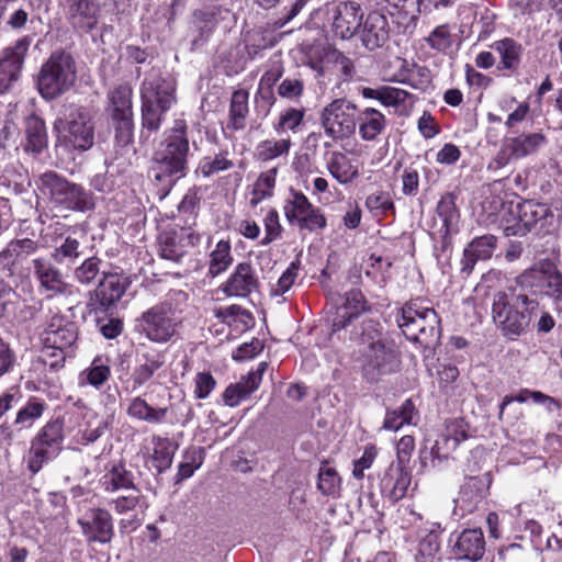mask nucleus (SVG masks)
<instances>
[{"label": "nucleus", "instance_id": "obj_1", "mask_svg": "<svg viewBox=\"0 0 562 562\" xmlns=\"http://www.w3.org/2000/svg\"><path fill=\"white\" fill-rule=\"evenodd\" d=\"M351 339L360 346L363 356L362 376L367 382L376 383L382 376L398 370L401 359L396 345L378 321H363L352 331Z\"/></svg>", "mask_w": 562, "mask_h": 562}, {"label": "nucleus", "instance_id": "obj_2", "mask_svg": "<svg viewBox=\"0 0 562 562\" xmlns=\"http://www.w3.org/2000/svg\"><path fill=\"white\" fill-rule=\"evenodd\" d=\"M189 140L186 127L171 131L161 147L154 154L149 169L150 177L160 186L161 196H166L178 180L188 171Z\"/></svg>", "mask_w": 562, "mask_h": 562}, {"label": "nucleus", "instance_id": "obj_3", "mask_svg": "<svg viewBox=\"0 0 562 562\" xmlns=\"http://www.w3.org/2000/svg\"><path fill=\"white\" fill-rule=\"evenodd\" d=\"M537 308V299L530 297L526 291H498L493 295L492 318L503 336L514 340L527 333L532 313Z\"/></svg>", "mask_w": 562, "mask_h": 562}, {"label": "nucleus", "instance_id": "obj_4", "mask_svg": "<svg viewBox=\"0 0 562 562\" xmlns=\"http://www.w3.org/2000/svg\"><path fill=\"white\" fill-rule=\"evenodd\" d=\"M176 85L172 80L162 78L158 74H150L140 87L142 98V136L157 132L164 116L176 102Z\"/></svg>", "mask_w": 562, "mask_h": 562}, {"label": "nucleus", "instance_id": "obj_5", "mask_svg": "<svg viewBox=\"0 0 562 562\" xmlns=\"http://www.w3.org/2000/svg\"><path fill=\"white\" fill-rule=\"evenodd\" d=\"M77 81V64L70 53L55 50L42 65L36 88L46 101H53L72 89Z\"/></svg>", "mask_w": 562, "mask_h": 562}, {"label": "nucleus", "instance_id": "obj_6", "mask_svg": "<svg viewBox=\"0 0 562 562\" xmlns=\"http://www.w3.org/2000/svg\"><path fill=\"white\" fill-rule=\"evenodd\" d=\"M397 324L407 339L427 348L440 340V317L434 308L423 306L417 300L407 302L401 308Z\"/></svg>", "mask_w": 562, "mask_h": 562}, {"label": "nucleus", "instance_id": "obj_7", "mask_svg": "<svg viewBox=\"0 0 562 562\" xmlns=\"http://www.w3.org/2000/svg\"><path fill=\"white\" fill-rule=\"evenodd\" d=\"M518 289L530 297L547 295L553 300L555 308L562 311V272L550 259H542L515 279Z\"/></svg>", "mask_w": 562, "mask_h": 562}, {"label": "nucleus", "instance_id": "obj_8", "mask_svg": "<svg viewBox=\"0 0 562 562\" xmlns=\"http://www.w3.org/2000/svg\"><path fill=\"white\" fill-rule=\"evenodd\" d=\"M55 128L61 133L66 146L86 151L94 142V125L90 112L80 105L64 106V117L56 120Z\"/></svg>", "mask_w": 562, "mask_h": 562}, {"label": "nucleus", "instance_id": "obj_9", "mask_svg": "<svg viewBox=\"0 0 562 562\" xmlns=\"http://www.w3.org/2000/svg\"><path fill=\"white\" fill-rule=\"evenodd\" d=\"M43 190L47 191L52 201L66 210L86 212L94 207L93 194L80 184L70 182L56 171L44 172L40 177Z\"/></svg>", "mask_w": 562, "mask_h": 562}, {"label": "nucleus", "instance_id": "obj_10", "mask_svg": "<svg viewBox=\"0 0 562 562\" xmlns=\"http://www.w3.org/2000/svg\"><path fill=\"white\" fill-rule=\"evenodd\" d=\"M357 106L346 99H336L327 104L321 114L325 134L333 142L349 138L357 128Z\"/></svg>", "mask_w": 562, "mask_h": 562}, {"label": "nucleus", "instance_id": "obj_11", "mask_svg": "<svg viewBox=\"0 0 562 562\" xmlns=\"http://www.w3.org/2000/svg\"><path fill=\"white\" fill-rule=\"evenodd\" d=\"M507 210L509 215H514L516 225L505 228L506 236H525L537 226L544 228L553 223L554 215L543 203L533 201H525L515 205L509 203Z\"/></svg>", "mask_w": 562, "mask_h": 562}, {"label": "nucleus", "instance_id": "obj_12", "mask_svg": "<svg viewBox=\"0 0 562 562\" xmlns=\"http://www.w3.org/2000/svg\"><path fill=\"white\" fill-rule=\"evenodd\" d=\"M132 88L120 85L109 93V111L114 122L115 139L120 146L133 140Z\"/></svg>", "mask_w": 562, "mask_h": 562}, {"label": "nucleus", "instance_id": "obj_13", "mask_svg": "<svg viewBox=\"0 0 562 562\" xmlns=\"http://www.w3.org/2000/svg\"><path fill=\"white\" fill-rule=\"evenodd\" d=\"M143 329L155 342H167L176 334L179 324L170 302H161L142 315Z\"/></svg>", "mask_w": 562, "mask_h": 562}, {"label": "nucleus", "instance_id": "obj_14", "mask_svg": "<svg viewBox=\"0 0 562 562\" xmlns=\"http://www.w3.org/2000/svg\"><path fill=\"white\" fill-rule=\"evenodd\" d=\"M130 282L117 273H103L95 290L89 292L88 306L97 316L108 314L126 292Z\"/></svg>", "mask_w": 562, "mask_h": 562}, {"label": "nucleus", "instance_id": "obj_15", "mask_svg": "<svg viewBox=\"0 0 562 562\" xmlns=\"http://www.w3.org/2000/svg\"><path fill=\"white\" fill-rule=\"evenodd\" d=\"M284 215L292 225L310 232L323 229L326 218L318 207H315L308 199L297 191H291V198L285 201Z\"/></svg>", "mask_w": 562, "mask_h": 562}, {"label": "nucleus", "instance_id": "obj_16", "mask_svg": "<svg viewBox=\"0 0 562 562\" xmlns=\"http://www.w3.org/2000/svg\"><path fill=\"white\" fill-rule=\"evenodd\" d=\"M88 543H109L114 536L111 514L103 508H91L78 519Z\"/></svg>", "mask_w": 562, "mask_h": 562}, {"label": "nucleus", "instance_id": "obj_17", "mask_svg": "<svg viewBox=\"0 0 562 562\" xmlns=\"http://www.w3.org/2000/svg\"><path fill=\"white\" fill-rule=\"evenodd\" d=\"M66 11L72 27L86 33L97 29L101 16L99 0H66Z\"/></svg>", "mask_w": 562, "mask_h": 562}, {"label": "nucleus", "instance_id": "obj_18", "mask_svg": "<svg viewBox=\"0 0 562 562\" xmlns=\"http://www.w3.org/2000/svg\"><path fill=\"white\" fill-rule=\"evenodd\" d=\"M363 12L359 3L340 2L334 9L333 30L342 40L351 38L361 26Z\"/></svg>", "mask_w": 562, "mask_h": 562}, {"label": "nucleus", "instance_id": "obj_19", "mask_svg": "<svg viewBox=\"0 0 562 562\" xmlns=\"http://www.w3.org/2000/svg\"><path fill=\"white\" fill-rule=\"evenodd\" d=\"M259 278L249 262H239L229 276L223 291L228 296L247 297L254 291H258Z\"/></svg>", "mask_w": 562, "mask_h": 562}, {"label": "nucleus", "instance_id": "obj_20", "mask_svg": "<svg viewBox=\"0 0 562 562\" xmlns=\"http://www.w3.org/2000/svg\"><path fill=\"white\" fill-rule=\"evenodd\" d=\"M467 438L468 425L463 419L451 420L446 425L445 432L435 441L429 453L434 456V459L447 460L458 448L460 442Z\"/></svg>", "mask_w": 562, "mask_h": 562}, {"label": "nucleus", "instance_id": "obj_21", "mask_svg": "<svg viewBox=\"0 0 562 562\" xmlns=\"http://www.w3.org/2000/svg\"><path fill=\"white\" fill-rule=\"evenodd\" d=\"M485 544L481 528L464 529L458 535L452 546V553L457 559L476 562L484 555Z\"/></svg>", "mask_w": 562, "mask_h": 562}, {"label": "nucleus", "instance_id": "obj_22", "mask_svg": "<svg viewBox=\"0 0 562 562\" xmlns=\"http://www.w3.org/2000/svg\"><path fill=\"white\" fill-rule=\"evenodd\" d=\"M367 310V301L362 292L352 289L345 294V302L338 306L331 321L333 333L346 328L353 319Z\"/></svg>", "mask_w": 562, "mask_h": 562}, {"label": "nucleus", "instance_id": "obj_23", "mask_svg": "<svg viewBox=\"0 0 562 562\" xmlns=\"http://www.w3.org/2000/svg\"><path fill=\"white\" fill-rule=\"evenodd\" d=\"M268 368L267 362H260L255 371L248 373L238 383L231 384L223 393V401L228 406H236L239 402L255 392L262 380V375Z\"/></svg>", "mask_w": 562, "mask_h": 562}, {"label": "nucleus", "instance_id": "obj_24", "mask_svg": "<svg viewBox=\"0 0 562 562\" xmlns=\"http://www.w3.org/2000/svg\"><path fill=\"white\" fill-rule=\"evenodd\" d=\"M360 38L369 50L382 47L389 40L387 19L379 12L369 13L362 25Z\"/></svg>", "mask_w": 562, "mask_h": 562}, {"label": "nucleus", "instance_id": "obj_25", "mask_svg": "<svg viewBox=\"0 0 562 562\" xmlns=\"http://www.w3.org/2000/svg\"><path fill=\"white\" fill-rule=\"evenodd\" d=\"M30 45L31 38L24 36L18 40L12 47L3 50V57L0 59V81H11L18 78Z\"/></svg>", "mask_w": 562, "mask_h": 562}, {"label": "nucleus", "instance_id": "obj_26", "mask_svg": "<svg viewBox=\"0 0 562 562\" xmlns=\"http://www.w3.org/2000/svg\"><path fill=\"white\" fill-rule=\"evenodd\" d=\"M78 338L77 325L67 322L63 316H54L46 328L45 340L53 348L64 350L71 347Z\"/></svg>", "mask_w": 562, "mask_h": 562}, {"label": "nucleus", "instance_id": "obj_27", "mask_svg": "<svg viewBox=\"0 0 562 562\" xmlns=\"http://www.w3.org/2000/svg\"><path fill=\"white\" fill-rule=\"evenodd\" d=\"M495 247L496 237L493 235L474 238L464 248L461 271L468 274L471 273L479 260H487L492 257Z\"/></svg>", "mask_w": 562, "mask_h": 562}, {"label": "nucleus", "instance_id": "obj_28", "mask_svg": "<svg viewBox=\"0 0 562 562\" xmlns=\"http://www.w3.org/2000/svg\"><path fill=\"white\" fill-rule=\"evenodd\" d=\"M544 140V136L540 133L506 137L503 144L502 155L506 156L504 157L505 161L519 159L535 153Z\"/></svg>", "mask_w": 562, "mask_h": 562}, {"label": "nucleus", "instance_id": "obj_29", "mask_svg": "<svg viewBox=\"0 0 562 562\" xmlns=\"http://www.w3.org/2000/svg\"><path fill=\"white\" fill-rule=\"evenodd\" d=\"M411 484V475L404 465L391 464L381 480L382 491L392 502L402 499Z\"/></svg>", "mask_w": 562, "mask_h": 562}, {"label": "nucleus", "instance_id": "obj_30", "mask_svg": "<svg viewBox=\"0 0 562 562\" xmlns=\"http://www.w3.org/2000/svg\"><path fill=\"white\" fill-rule=\"evenodd\" d=\"M198 243L199 236L192 233L165 234L160 240V255L177 262L187 254L188 246L193 247Z\"/></svg>", "mask_w": 562, "mask_h": 562}, {"label": "nucleus", "instance_id": "obj_31", "mask_svg": "<svg viewBox=\"0 0 562 562\" xmlns=\"http://www.w3.org/2000/svg\"><path fill=\"white\" fill-rule=\"evenodd\" d=\"M33 268L41 285L48 291L64 294L69 285L63 280L61 272L53 263L43 258L33 260Z\"/></svg>", "mask_w": 562, "mask_h": 562}, {"label": "nucleus", "instance_id": "obj_32", "mask_svg": "<svg viewBox=\"0 0 562 562\" xmlns=\"http://www.w3.org/2000/svg\"><path fill=\"white\" fill-rule=\"evenodd\" d=\"M359 134L364 140H374L385 128V116L373 108H366L359 117Z\"/></svg>", "mask_w": 562, "mask_h": 562}, {"label": "nucleus", "instance_id": "obj_33", "mask_svg": "<svg viewBox=\"0 0 562 562\" xmlns=\"http://www.w3.org/2000/svg\"><path fill=\"white\" fill-rule=\"evenodd\" d=\"M329 173L341 184L351 182L359 176V170L341 151H333L327 161Z\"/></svg>", "mask_w": 562, "mask_h": 562}, {"label": "nucleus", "instance_id": "obj_34", "mask_svg": "<svg viewBox=\"0 0 562 562\" xmlns=\"http://www.w3.org/2000/svg\"><path fill=\"white\" fill-rule=\"evenodd\" d=\"M248 98L247 90L239 89L233 92L229 104V122L228 128L235 131L244 130L246 126V117L248 115Z\"/></svg>", "mask_w": 562, "mask_h": 562}, {"label": "nucleus", "instance_id": "obj_35", "mask_svg": "<svg viewBox=\"0 0 562 562\" xmlns=\"http://www.w3.org/2000/svg\"><path fill=\"white\" fill-rule=\"evenodd\" d=\"M126 413L132 418L147 422L149 424H159L166 418L168 408H154L144 398L137 396L131 401Z\"/></svg>", "mask_w": 562, "mask_h": 562}, {"label": "nucleus", "instance_id": "obj_36", "mask_svg": "<svg viewBox=\"0 0 562 562\" xmlns=\"http://www.w3.org/2000/svg\"><path fill=\"white\" fill-rule=\"evenodd\" d=\"M105 491L115 492L119 490L128 491L137 488L134 484V475L123 463L114 464L103 476Z\"/></svg>", "mask_w": 562, "mask_h": 562}, {"label": "nucleus", "instance_id": "obj_37", "mask_svg": "<svg viewBox=\"0 0 562 562\" xmlns=\"http://www.w3.org/2000/svg\"><path fill=\"white\" fill-rule=\"evenodd\" d=\"M492 48L501 57L499 69H516L520 61L521 45L512 38H504L495 42Z\"/></svg>", "mask_w": 562, "mask_h": 562}, {"label": "nucleus", "instance_id": "obj_38", "mask_svg": "<svg viewBox=\"0 0 562 562\" xmlns=\"http://www.w3.org/2000/svg\"><path fill=\"white\" fill-rule=\"evenodd\" d=\"M64 423L57 418L48 422L35 436L33 440L40 445L47 446L56 451L61 450L64 440Z\"/></svg>", "mask_w": 562, "mask_h": 562}, {"label": "nucleus", "instance_id": "obj_39", "mask_svg": "<svg viewBox=\"0 0 562 562\" xmlns=\"http://www.w3.org/2000/svg\"><path fill=\"white\" fill-rule=\"evenodd\" d=\"M26 150L34 154L42 153L47 147V134L43 120L33 117L29 120L26 127Z\"/></svg>", "mask_w": 562, "mask_h": 562}, {"label": "nucleus", "instance_id": "obj_40", "mask_svg": "<svg viewBox=\"0 0 562 562\" xmlns=\"http://www.w3.org/2000/svg\"><path fill=\"white\" fill-rule=\"evenodd\" d=\"M414 415L415 406L408 398L400 407L386 412L383 428L397 431L402 426L412 424Z\"/></svg>", "mask_w": 562, "mask_h": 562}, {"label": "nucleus", "instance_id": "obj_41", "mask_svg": "<svg viewBox=\"0 0 562 562\" xmlns=\"http://www.w3.org/2000/svg\"><path fill=\"white\" fill-rule=\"evenodd\" d=\"M232 263L231 244L227 240H220L215 249L210 254L209 274L216 277L224 272Z\"/></svg>", "mask_w": 562, "mask_h": 562}, {"label": "nucleus", "instance_id": "obj_42", "mask_svg": "<svg viewBox=\"0 0 562 562\" xmlns=\"http://www.w3.org/2000/svg\"><path fill=\"white\" fill-rule=\"evenodd\" d=\"M317 488L324 495L336 496L340 491V477L328 462H323L318 472Z\"/></svg>", "mask_w": 562, "mask_h": 562}, {"label": "nucleus", "instance_id": "obj_43", "mask_svg": "<svg viewBox=\"0 0 562 562\" xmlns=\"http://www.w3.org/2000/svg\"><path fill=\"white\" fill-rule=\"evenodd\" d=\"M80 254V241L69 235L54 249L52 258L60 265L74 263Z\"/></svg>", "mask_w": 562, "mask_h": 562}, {"label": "nucleus", "instance_id": "obj_44", "mask_svg": "<svg viewBox=\"0 0 562 562\" xmlns=\"http://www.w3.org/2000/svg\"><path fill=\"white\" fill-rule=\"evenodd\" d=\"M482 499L483 495L479 487V481L476 479H470L461 488L460 497L456 502L462 510L471 513L477 507Z\"/></svg>", "mask_w": 562, "mask_h": 562}, {"label": "nucleus", "instance_id": "obj_45", "mask_svg": "<svg viewBox=\"0 0 562 562\" xmlns=\"http://www.w3.org/2000/svg\"><path fill=\"white\" fill-rule=\"evenodd\" d=\"M58 453V451L32 440L27 457V467L30 471L34 474L37 473L45 462L56 457Z\"/></svg>", "mask_w": 562, "mask_h": 562}, {"label": "nucleus", "instance_id": "obj_46", "mask_svg": "<svg viewBox=\"0 0 562 562\" xmlns=\"http://www.w3.org/2000/svg\"><path fill=\"white\" fill-rule=\"evenodd\" d=\"M45 407L46 405L43 401L31 398L27 404L18 412L14 425L21 426V428H30L33 423L43 415Z\"/></svg>", "mask_w": 562, "mask_h": 562}, {"label": "nucleus", "instance_id": "obj_47", "mask_svg": "<svg viewBox=\"0 0 562 562\" xmlns=\"http://www.w3.org/2000/svg\"><path fill=\"white\" fill-rule=\"evenodd\" d=\"M417 560L419 562H436L441 560L439 535L435 530H431L420 540Z\"/></svg>", "mask_w": 562, "mask_h": 562}, {"label": "nucleus", "instance_id": "obj_48", "mask_svg": "<svg viewBox=\"0 0 562 562\" xmlns=\"http://www.w3.org/2000/svg\"><path fill=\"white\" fill-rule=\"evenodd\" d=\"M101 260L98 257L87 258L79 267L75 269V279L85 285H89L100 274Z\"/></svg>", "mask_w": 562, "mask_h": 562}, {"label": "nucleus", "instance_id": "obj_49", "mask_svg": "<svg viewBox=\"0 0 562 562\" xmlns=\"http://www.w3.org/2000/svg\"><path fill=\"white\" fill-rule=\"evenodd\" d=\"M366 206L374 215L380 216L394 210V203L389 192L381 190L374 191L367 196Z\"/></svg>", "mask_w": 562, "mask_h": 562}, {"label": "nucleus", "instance_id": "obj_50", "mask_svg": "<svg viewBox=\"0 0 562 562\" xmlns=\"http://www.w3.org/2000/svg\"><path fill=\"white\" fill-rule=\"evenodd\" d=\"M290 145V139H267L258 146V157L263 161L274 159L283 154H288Z\"/></svg>", "mask_w": 562, "mask_h": 562}, {"label": "nucleus", "instance_id": "obj_51", "mask_svg": "<svg viewBox=\"0 0 562 562\" xmlns=\"http://www.w3.org/2000/svg\"><path fill=\"white\" fill-rule=\"evenodd\" d=\"M437 214L441 218L446 231L450 229V226L458 218V210L456 206V196L452 193L445 194L438 205H437Z\"/></svg>", "mask_w": 562, "mask_h": 562}, {"label": "nucleus", "instance_id": "obj_52", "mask_svg": "<svg viewBox=\"0 0 562 562\" xmlns=\"http://www.w3.org/2000/svg\"><path fill=\"white\" fill-rule=\"evenodd\" d=\"M325 58L328 63H331L336 67H338L340 77L344 81H348L353 77L355 71H356L355 65L349 57L344 55V53H341L337 49H331L326 53Z\"/></svg>", "mask_w": 562, "mask_h": 562}, {"label": "nucleus", "instance_id": "obj_53", "mask_svg": "<svg viewBox=\"0 0 562 562\" xmlns=\"http://www.w3.org/2000/svg\"><path fill=\"white\" fill-rule=\"evenodd\" d=\"M125 492L126 494L119 496L112 502L117 514H125L135 510L143 499L139 488H132Z\"/></svg>", "mask_w": 562, "mask_h": 562}, {"label": "nucleus", "instance_id": "obj_54", "mask_svg": "<svg viewBox=\"0 0 562 562\" xmlns=\"http://www.w3.org/2000/svg\"><path fill=\"white\" fill-rule=\"evenodd\" d=\"M300 267V261H293L289 268L283 272V274L279 278L277 284L271 289V294L274 296L283 295L285 292H288L292 284L294 283V280L297 276V270Z\"/></svg>", "mask_w": 562, "mask_h": 562}, {"label": "nucleus", "instance_id": "obj_55", "mask_svg": "<svg viewBox=\"0 0 562 562\" xmlns=\"http://www.w3.org/2000/svg\"><path fill=\"white\" fill-rule=\"evenodd\" d=\"M281 76L282 70L279 67L266 71L260 80V88L257 92L256 99L260 97L262 99L271 100L272 104L276 99L273 97L271 87L280 79Z\"/></svg>", "mask_w": 562, "mask_h": 562}, {"label": "nucleus", "instance_id": "obj_56", "mask_svg": "<svg viewBox=\"0 0 562 562\" xmlns=\"http://www.w3.org/2000/svg\"><path fill=\"white\" fill-rule=\"evenodd\" d=\"M266 236L260 241L266 246L272 243L281 234L282 227L279 222V214L276 210H270L265 217Z\"/></svg>", "mask_w": 562, "mask_h": 562}, {"label": "nucleus", "instance_id": "obj_57", "mask_svg": "<svg viewBox=\"0 0 562 562\" xmlns=\"http://www.w3.org/2000/svg\"><path fill=\"white\" fill-rule=\"evenodd\" d=\"M304 83L299 78H285L278 88V93L282 98L296 99L303 94Z\"/></svg>", "mask_w": 562, "mask_h": 562}, {"label": "nucleus", "instance_id": "obj_58", "mask_svg": "<svg viewBox=\"0 0 562 562\" xmlns=\"http://www.w3.org/2000/svg\"><path fill=\"white\" fill-rule=\"evenodd\" d=\"M162 366V361L158 359H147V361L139 366L133 375L134 382L138 385L147 382L154 373Z\"/></svg>", "mask_w": 562, "mask_h": 562}, {"label": "nucleus", "instance_id": "obj_59", "mask_svg": "<svg viewBox=\"0 0 562 562\" xmlns=\"http://www.w3.org/2000/svg\"><path fill=\"white\" fill-rule=\"evenodd\" d=\"M15 364V353L0 336V378L10 372Z\"/></svg>", "mask_w": 562, "mask_h": 562}, {"label": "nucleus", "instance_id": "obj_60", "mask_svg": "<svg viewBox=\"0 0 562 562\" xmlns=\"http://www.w3.org/2000/svg\"><path fill=\"white\" fill-rule=\"evenodd\" d=\"M303 119L304 110L290 108L280 116L278 127L294 131L303 122Z\"/></svg>", "mask_w": 562, "mask_h": 562}, {"label": "nucleus", "instance_id": "obj_61", "mask_svg": "<svg viewBox=\"0 0 562 562\" xmlns=\"http://www.w3.org/2000/svg\"><path fill=\"white\" fill-rule=\"evenodd\" d=\"M110 426L109 418L101 419L93 425L91 422L88 424L87 428L82 432V440L86 443H92L97 441L100 437H102L108 430Z\"/></svg>", "mask_w": 562, "mask_h": 562}, {"label": "nucleus", "instance_id": "obj_62", "mask_svg": "<svg viewBox=\"0 0 562 562\" xmlns=\"http://www.w3.org/2000/svg\"><path fill=\"white\" fill-rule=\"evenodd\" d=\"M215 385V379L210 373H198L195 378L194 394L198 398H205L209 396Z\"/></svg>", "mask_w": 562, "mask_h": 562}, {"label": "nucleus", "instance_id": "obj_63", "mask_svg": "<svg viewBox=\"0 0 562 562\" xmlns=\"http://www.w3.org/2000/svg\"><path fill=\"white\" fill-rule=\"evenodd\" d=\"M429 45L438 50H445L450 47V36L446 26L436 27L428 37Z\"/></svg>", "mask_w": 562, "mask_h": 562}, {"label": "nucleus", "instance_id": "obj_64", "mask_svg": "<svg viewBox=\"0 0 562 562\" xmlns=\"http://www.w3.org/2000/svg\"><path fill=\"white\" fill-rule=\"evenodd\" d=\"M233 167V161L228 160L225 155L218 154L212 160L205 161L202 165V172L204 176H210L220 171L227 170Z\"/></svg>", "mask_w": 562, "mask_h": 562}]
</instances>
